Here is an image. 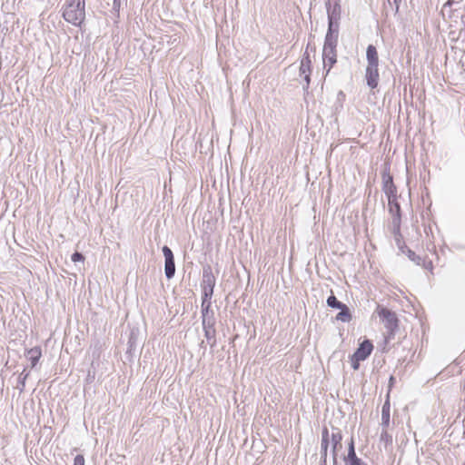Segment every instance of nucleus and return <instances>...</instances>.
<instances>
[{
    "label": "nucleus",
    "instance_id": "23",
    "mask_svg": "<svg viewBox=\"0 0 465 465\" xmlns=\"http://www.w3.org/2000/svg\"><path fill=\"white\" fill-rule=\"evenodd\" d=\"M322 61L323 68L326 70V74H328L331 67L336 64L337 58H322Z\"/></svg>",
    "mask_w": 465,
    "mask_h": 465
},
{
    "label": "nucleus",
    "instance_id": "2",
    "mask_svg": "<svg viewBox=\"0 0 465 465\" xmlns=\"http://www.w3.org/2000/svg\"><path fill=\"white\" fill-rule=\"evenodd\" d=\"M388 200V211L391 215V223H392V233L395 237V240L400 245V237L401 235V209L400 203L398 201V196L389 198ZM401 250L402 247L399 246ZM404 252V251H402Z\"/></svg>",
    "mask_w": 465,
    "mask_h": 465
},
{
    "label": "nucleus",
    "instance_id": "27",
    "mask_svg": "<svg viewBox=\"0 0 465 465\" xmlns=\"http://www.w3.org/2000/svg\"><path fill=\"white\" fill-rule=\"evenodd\" d=\"M330 442H321V457L327 458Z\"/></svg>",
    "mask_w": 465,
    "mask_h": 465
},
{
    "label": "nucleus",
    "instance_id": "9",
    "mask_svg": "<svg viewBox=\"0 0 465 465\" xmlns=\"http://www.w3.org/2000/svg\"><path fill=\"white\" fill-rule=\"evenodd\" d=\"M373 350V345L370 340H364L362 342L359 344V347L354 351L353 355H355L356 360H363L365 361L371 353Z\"/></svg>",
    "mask_w": 465,
    "mask_h": 465
},
{
    "label": "nucleus",
    "instance_id": "40",
    "mask_svg": "<svg viewBox=\"0 0 465 465\" xmlns=\"http://www.w3.org/2000/svg\"><path fill=\"white\" fill-rule=\"evenodd\" d=\"M393 381H394V377H393V376H391V378H390V383H392V382H393Z\"/></svg>",
    "mask_w": 465,
    "mask_h": 465
},
{
    "label": "nucleus",
    "instance_id": "22",
    "mask_svg": "<svg viewBox=\"0 0 465 465\" xmlns=\"http://www.w3.org/2000/svg\"><path fill=\"white\" fill-rule=\"evenodd\" d=\"M380 441L383 442L386 446L392 444V436L388 433L387 428H382L380 435Z\"/></svg>",
    "mask_w": 465,
    "mask_h": 465
},
{
    "label": "nucleus",
    "instance_id": "29",
    "mask_svg": "<svg viewBox=\"0 0 465 465\" xmlns=\"http://www.w3.org/2000/svg\"><path fill=\"white\" fill-rule=\"evenodd\" d=\"M84 457L82 454H77L74 460V465H84Z\"/></svg>",
    "mask_w": 465,
    "mask_h": 465
},
{
    "label": "nucleus",
    "instance_id": "39",
    "mask_svg": "<svg viewBox=\"0 0 465 465\" xmlns=\"http://www.w3.org/2000/svg\"><path fill=\"white\" fill-rule=\"evenodd\" d=\"M200 346H201L202 348H205L204 341H202V342L200 343Z\"/></svg>",
    "mask_w": 465,
    "mask_h": 465
},
{
    "label": "nucleus",
    "instance_id": "26",
    "mask_svg": "<svg viewBox=\"0 0 465 465\" xmlns=\"http://www.w3.org/2000/svg\"><path fill=\"white\" fill-rule=\"evenodd\" d=\"M71 260L74 262H84V256L83 255V253L79 252H74L72 256H71Z\"/></svg>",
    "mask_w": 465,
    "mask_h": 465
},
{
    "label": "nucleus",
    "instance_id": "5",
    "mask_svg": "<svg viewBox=\"0 0 465 465\" xmlns=\"http://www.w3.org/2000/svg\"><path fill=\"white\" fill-rule=\"evenodd\" d=\"M381 182L382 191L385 193L387 199L398 196L397 187L393 183V177L391 174L389 164H385L381 172Z\"/></svg>",
    "mask_w": 465,
    "mask_h": 465
},
{
    "label": "nucleus",
    "instance_id": "38",
    "mask_svg": "<svg viewBox=\"0 0 465 465\" xmlns=\"http://www.w3.org/2000/svg\"><path fill=\"white\" fill-rule=\"evenodd\" d=\"M320 465H327V458H322L320 459Z\"/></svg>",
    "mask_w": 465,
    "mask_h": 465
},
{
    "label": "nucleus",
    "instance_id": "33",
    "mask_svg": "<svg viewBox=\"0 0 465 465\" xmlns=\"http://www.w3.org/2000/svg\"><path fill=\"white\" fill-rule=\"evenodd\" d=\"M340 450L338 449H331V458H332V463L338 462V451Z\"/></svg>",
    "mask_w": 465,
    "mask_h": 465
},
{
    "label": "nucleus",
    "instance_id": "7",
    "mask_svg": "<svg viewBox=\"0 0 465 465\" xmlns=\"http://www.w3.org/2000/svg\"><path fill=\"white\" fill-rule=\"evenodd\" d=\"M202 289V314L213 313L212 310V297L213 295L214 288L201 287Z\"/></svg>",
    "mask_w": 465,
    "mask_h": 465
},
{
    "label": "nucleus",
    "instance_id": "17",
    "mask_svg": "<svg viewBox=\"0 0 465 465\" xmlns=\"http://www.w3.org/2000/svg\"><path fill=\"white\" fill-rule=\"evenodd\" d=\"M42 356V351L40 347H34L27 351L26 352V358L31 363V367L34 368L39 361L40 358Z\"/></svg>",
    "mask_w": 465,
    "mask_h": 465
},
{
    "label": "nucleus",
    "instance_id": "21",
    "mask_svg": "<svg viewBox=\"0 0 465 465\" xmlns=\"http://www.w3.org/2000/svg\"><path fill=\"white\" fill-rule=\"evenodd\" d=\"M326 302L329 307L338 310H340L343 305H345V303L340 302L333 294L330 295L327 298Z\"/></svg>",
    "mask_w": 465,
    "mask_h": 465
},
{
    "label": "nucleus",
    "instance_id": "28",
    "mask_svg": "<svg viewBox=\"0 0 465 465\" xmlns=\"http://www.w3.org/2000/svg\"><path fill=\"white\" fill-rule=\"evenodd\" d=\"M330 440H331V435L329 433V430L326 427H324L322 431L321 442H324V440H325V442H330Z\"/></svg>",
    "mask_w": 465,
    "mask_h": 465
},
{
    "label": "nucleus",
    "instance_id": "6",
    "mask_svg": "<svg viewBox=\"0 0 465 465\" xmlns=\"http://www.w3.org/2000/svg\"><path fill=\"white\" fill-rule=\"evenodd\" d=\"M162 252L164 256V274L165 277L170 280L173 278L175 274L174 256L173 251L167 245L162 248Z\"/></svg>",
    "mask_w": 465,
    "mask_h": 465
},
{
    "label": "nucleus",
    "instance_id": "25",
    "mask_svg": "<svg viewBox=\"0 0 465 465\" xmlns=\"http://www.w3.org/2000/svg\"><path fill=\"white\" fill-rule=\"evenodd\" d=\"M137 335L136 332L133 330L130 333L128 340V349L129 351L133 350L136 346Z\"/></svg>",
    "mask_w": 465,
    "mask_h": 465
},
{
    "label": "nucleus",
    "instance_id": "18",
    "mask_svg": "<svg viewBox=\"0 0 465 465\" xmlns=\"http://www.w3.org/2000/svg\"><path fill=\"white\" fill-rule=\"evenodd\" d=\"M335 319L338 322H351V320L352 319V315L351 313L349 307L346 304L340 309V312L337 313Z\"/></svg>",
    "mask_w": 465,
    "mask_h": 465
},
{
    "label": "nucleus",
    "instance_id": "3",
    "mask_svg": "<svg viewBox=\"0 0 465 465\" xmlns=\"http://www.w3.org/2000/svg\"><path fill=\"white\" fill-rule=\"evenodd\" d=\"M377 312L387 330L386 339H393L399 328V320L396 313L385 307H378Z\"/></svg>",
    "mask_w": 465,
    "mask_h": 465
},
{
    "label": "nucleus",
    "instance_id": "37",
    "mask_svg": "<svg viewBox=\"0 0 465 465\" xmlns=\"http://www.w3.org/2000/svg\"><path fill=\"white\" fill-rule=\"evenodd\" d=\"M453 5V0H448L444 5L443 8L445 7H450Z\"/></svg>",
    "mask_w": 465,
    "mask_h": 465
},
{
    "label": "nucleus",
    "instance_id": "24",
    "mask_svg": "<svg viewBox=\"0 0 465 465\" xmlns=\"http://www.w3.org/2000/svg\"><path fill=\"white\" fill-rule=\"evenodd\" d=\"M407 255L409 259L412 262H414L417 265L421 264L422 258L419 255H417L413 251L408 249Z\"/></svg>",
    "mask_w": 465,
    "mask_h": 465
},
{
    "label": "nucleus",
    "instance_id": "20",
    "mask_svg": "<svg viewBox=\"0 0 465 465\" xmlns=\"http://www.w3.org/2000/svg\"><path fill=\"white\" fill-rule=\"evenodd\" d=\"M390 424V402L386 401L381 408V426L387 428Z\"/></svg>",
    "mask_w": 465,
    "mask_h": 465
},
{
    "label": "nucleus",
    "instance_id": "15",
    "mask_svg": "<svg viewBox=\"0 0 465 465\" xmlns=\"http://www.w3.org/2000/svg\"><path fill=\"white\" fill-rule=\"evenodd\" d=\"M367 65H379V55L376 47L369 45L366 50Z\"/></svg>",
    "mask_w": 465,
    "mask_h": 465
},
{
    "label": "nucleus",
    "instance_id": "41",
    "mask_svg": "<svg viewBox=\"0 0 465 465\" xmlns=\"http://www.w3.org/2000/svg\"><path fill=\"white\" fill-rule=\"evenodd\" d=\"M332 465H338V462H336V463H332Z\"/></svg>",
    "mask_w": 465,
    "mask_h": 465
},
{
    "label": "nucleus",
    "instance_id": "34",
    "mask_svg": "<svg viewBox=\"0 0 465 465\" xmlns=\"http://www.w3.org/2000/svg\"><path fill=\"white\" fill-rule=\"evenodd\" d=\"M421 264L424 268L432 270V262L431 261H425L422 259Z\"/></svg>",
    "mask_w": 465,
    "mask_h": 465
},
{
    "label": "nucleus",
    "instance_id": "4",
    "mask_svg": "<svg viewBox=\"0 0 465 465\" xmlns=\"http://www.w3.org/2000/svg\"><path fill=\"white\" fill-rule=\"evenodd\" d=\"M202 325L207 342L213 348L216 345L214 313L202 314Z\"/></svg>",
    "mask_w": 465,
    "mask_h": 465
},
{
    "label": "nucleus",
    "instance_id": "10",
    "mask_svg": "<svg viewBox=\"0 0 465 465\" xmlns=\"http://www.w3.org/2000/svg\"><path fill=\"white\" fill-rule=\"evenodd\" d=\"M325 5L327 9L328 19L340 20L341 5L340 0H326Z\"/></svg>",
    "mask_w": 465,
    "mask_h": 465
},
{
    "label": "nucleus",
    "instance_id": "1",
    "mask_svg": "<svg viewBox=\"0 0 465 465\" xmlns=\"http://www.w3.org/2000/svg\"><path fill=\"white\" fill-rule=\"evenodd\" d=\"M84 5V0H66L63 9L64 19L75 26H80L85 18Z\"/></svg>",
    "mask_w": 465,
    "mask_h": 465
},
{
    "label": "nucleus",
    "instance_id": "31",
    "mask_svg": "<svg viewBox=\"0 0 465 465\" xmlns=\"http://www.w3.org/2000/svg\"><path fill=\"white\" fill-rule=\"evenodd\" d=\"M28 376V372L27 373H25V371L20 374L19 376V382L21 383L22 385V388L20 389L21 391L24 390V387H25V381L26 380Z\"/></svg>",
    "mask_w": 465,
    "mask_h": 465
},
{
    "label": "nucleus",
    "instance_id": "11",
    "mask_svg": "<svg viewBox=\"0 0 465 465\" xmlns=\"http://www.w3.org/2000/svg\"><path fill=\"white\" fill-rule=\"evenodd\" d=\"M216 283V278L213 275L212 267L205 265L203 268V278L201 282V287H212L214 288Z\"/></svg>",
    "mask_w": 465,
    "mask_h": 465
},
{
    "label": "nucleus",
    "instance_id": "16",
    "mask_svg": "<svg viewBox=\"0 0 465 465\" xmlns=\"http://www.w3.org/2000/svg\"><path fill=\"white\" fill-rule=\"evenodd\" d=\"M342 434L340 429L332 428L330 443L331 444V449L341 450L342 448L341 444Z\"/></svg>",
    "mask_w": 465,
    "mask_h": 465
},
{
    "label": "nucleus",
    "instance_id": "13",
    "mask_svg": "<svg viewBox=\"0 0 465 465\" xmlns=\"http://www.w3.org/2000/svg\"><path fill=\"white\" fill-rule=\"evenodd\" d=\"M339 36V20L328 19V29L325 40L338 41Z\"/></svg>",
    "mask_w": 465,
    "mask_h": 465
},
{
    "label": "nucleus",
    "instance_id": "35",
    "mask_svg": "<svg viewBox=\"0 0 465 465\" xmlns=\"http://www.w3.org/2000/svg\"><path fill=\"white\" fill-rule=\"evenodd\" d=\"M121 5V0H113V7L115 10H119Z\"/></svg>",
    "mask_w": 465,
    "mask_h": 465
},
{
    "label": "nucleus",
    "instance_id": "30",
    "mask_svg": "<svg viewBox=\"0 0 465 465\" xmlns=\"http://www.w3.org/2000/svg\"><path fill=\"white\" fill-rule=\"evenodd\" d=\"M355 355H351V367L353 370H358L360 367V361H362L363 360H356Z\"/></svg>",
    "mask_w": 465,
    "mask_h": 465
},
{
    "label": "nucleus",
    "instance_id": "12",
    "mask_svg": "<svg viewBox=\"0 0 465 465\" xmlns=\"http://www.w3.org/2000/svg\"><path fill=\"white\" fill-rule=\"evenodd\" d=\"M338 41L325 40L322 48V58H337V47Z\"/></svg>",
    "mask_w": 465,
    "mask_h": 465
},
{
    "label": "nucleus",
    "instance_id": "36",
    "mask_svg": "<svg viewBox=\"0 0 465 465\" xmlns=\"http://www.w3.org/2000/svg\"><path fill=\"white\" fill-rule=\"evenodd\" d=\"M395 4V13H398L401 0H393Z\"/></svg>",
    "mask_w": 465,
    "mask_h": 465
},
{
    "label": "nucleus",
    "instance_id": "14",
    "mask_svg": "<svg viewBox=\"0 0 465 465\" xmlns=\"http://www.w3.org/2000/svg\"><path fill=\"white\" fill-rule=\"evenodd\" d=\"M358 460H360V458L356 454L354 440L353 438H351L348 444V453L343 457V461L345 465H351L352 463L356 464Z\"/></svg>",
    "mask_w": 465,
    "mask_h": 465
},
{
    "label": "nucleus",
    "instance_id": "19",
    "mask_svg": "<svg viewBox=\"0 0 465 465\" xmlns=\"http://www.w3.org/2000/svg\"><path fill=\"white\" fill-rule=\"evenodd\" d=\"M312 73V61L306 51L301 60L300 74Z\"/></svg>",
    "mask_w": 465,
    "mask_h": 465
},
{
    "label": "nucleus",
    "instance_id": "32",
    "mask_svg": "<svg viewBox=\"0 0 465 465\" xmlns=\"http://www.w3.org/2000/svg\"><path fill=\"white\" fill-rule=\"evenodd\" d=\"M300 75H303L304 81L306 83V85L304 86V88L308 89L310 82H311V73L300 74Z\"/></svg>",
    "mask_w": 465,
    "mask_h": 465
},
{
    "label": "nucleus",
    "instance_id": "8",
    "mask_svg": "<svg viewBox=\"0 0 465 465\" xmlns=\"http://www.w3.org/2000/svg\"><path fill=\"white\" fill-rule=\"evenodd\" d=\"M379 65H367L365 70V79L367 85L374 89L378 86L379 84Z\"/></svg>",
    "mask_w": 465,
    "mask_h": 465
}]
</instances>
